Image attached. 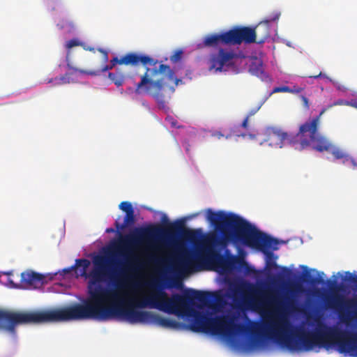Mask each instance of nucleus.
<instances>
[{
	"instance_id": "1",
	"label": "nucleus",
	"mask_w": 357,
	"mask_h": 357,
	"mask_svg": "<svg viewBox=\"0 0 357 357\" xmlns=\"http://www.w3.org/2000/svg\"><path fill=\"white\" fill-rule=\"evenodd\" d=\"M234 294H241L245 297L247 294L257 296V298L248 299L252 310L266 305L275 307L273 312L268 313L267 319L262 324L252 321L250 327L234 324V328L238 331H246L250 334L249 344L252 349L261 346L265 339H271L291 349L302 347L309 351L318 344L325 347L333 345L337 347L340 354H349L353 357H357V333L346 335L320 323L314 333H298L296 335V340L289 335L291 326L285 312L289 310L294 301L287 295L281 296L273 291L266 292L245 282L234 289Z\"/></svg>"
},
{
	"instance_id": "2",
	"label": "nucleus",
	"mask_w": 357,
	"mask_h": 357,
	"mask_svg": "<svg viewBox=\"0 0 357 357\" xmlns=\"http://www.w3.org/2000/svg\"><path fill=\"white\" fill-rule=\"evenodd\" d=\"M93 267L89 273V296L81 303L51 310L33 311L37 324L70 320L108 321L116 317H106L108 310H121L126 305L119 290L102 287L99 283L110 280L114 282L116 288L122 286L116 279V271L112 268V261L103 255H97L93 259Z\"/></svg>"
},
{
	"instance_id": "3",
	"label": "nucleus",
	"mask_w": 357,
	"mask_h": 357,
	"mask_svg": "<svg viewBox=\"0 0 357 357\" xmlns=\"http://www.w3.org/2000/svg\"><path fill=\"white\" fill-rule=\"evenodd\" d=\"M215 296L214 293L209 291L189 289L183 295L175 294L168 298L165 291L158 290L142 298H129L121 310H108L105 316L126 320L130 324L153 321L164 327L174 328L178 325L175 320L162 317L151 312L137 310L135 308H155L169 314H184L191 311L194 300L208 305Z\"/></svg>"
},
{
	"instance_id": "4",
	"label": "nucleus",
	"mask_w": 357,
	"mask_h": 357,
	"mask_svg": "<svg viewBox=\"0 0 357 357\" xmlns=\"http://www.w3.org/2000/svg\"><path fill=\"white\" fill-rule=\"evenodd\" d=\"M162 222H167L166 229L155 225L138 228L135 229V232L132 236H127L122 241L121 245L119 246V248L121 247L123 248L124 252H122V255L126 259L125 265L127 268H131L134 261L133 257L130 255L128 250V247L130 245L138 241H149L162 234L174 235L178 234H181L185 239L193 244L196 248L192 255H188L180 259L179 265L184 270L188 271L204 270L208 264L218 257L223 261V264H227V261L223 259V257L218 254L212 244L208 242L201 243V236L197 231L185 229L184 227V220H177L171 223L169 222L166 215H164Z\"/></svg>"
},
{
	"instance_id": "5",
	"label": "nucleus",
	"mask_w": 357,
	"mask_h": 357,
	"mask_svg": "<svg viewBox=\"0 0 357 357\" xmlns=\"http://www.w3.org/2000/svg\"><path fill=\"white\" fill-rule=\"evenodd\" d=\"M206 220L219 231L224 240L234 245H244L261 250L266 255V268H276L277 257L272 251L278 249L279 241L259 231L255 226L241 216L223 211H206Z\"/></svg>"
},
{
	"instance_id": "6",
	"label": "nucleus",
	"mask_w": 357,
	"mask_h": 357,
	"mask_svg": "<svg viewBox=\"0 0 357 357\" xmlns=\"http://www.w3.org/2000/svg\"><path fill=\"white\" fill-rule=\"evenodd\" d=\"M158 63L157 59L147 54L137 52H128L120 59L115 56L110 61L113 67L116 64L132 66L142 65L145 68V72L141 76L140 82L136 84L134 91L137 95L146 93L151 96L158 107L164 109L166 107V100L162 91L167 87L174 92V86L181 80L176 77L169 66L161 63L157 66Z\"/></svg>"
},
{
	"instance_id": "7",
	"label": "nucleus",
	"mask_w": 357,
	"mask_h": 357,
	"mask_svg": "<svg viewBox=\"0 0 357 357\" xmlns=\"http://www.w3.org/2000/svg\"><path fill=\"white\" fill-rule=\"evenodd\" d=\"M323 109L319 115L310 119L299 127L298 137H301L300 149H305L311 146L312 149L319 151H329L337 160H342L344 164L350 161L354 167H357L355 160L350 158L343 150L334 146L325 136L319 132L320 117L324 114Z\"/></svg>"
},
{
	"instance_id": "8",
	"label": "nucleus",
	"mask_w": 357,
	"mask_h": 357,
	"mask_svg": "<svg viewBox=\"0 0 357 357\" xmlns=\"http://www.w3.org/2000/svg\"><path fill=\"white\" fill-rule=\"evenodd\" d=\"M37 324L33 311H11L0 308V330L17 338L19 325Z\"/></svg>"
},
{
	"instance_id": "9",
	"label": "nucleus",
	"mask_w": 357,
	"mask_h": 357,
	"mask_svg": "<svg viewBox=\"0 0 357 357\" xmlns=\"http://www.w3.org/2000/svg\"><path fill=\"white\" fill-rule=\"evenodd\" d=\"M298 134L299 131L294 135L283 132L279 128L268 127L264 131L265 138L264 141L272 147L279 148L282 146L284 141H287L294 146L295 149L301 151L302 149H300L301 137H298Z\"/></svg>"
},
{
	"instance_id": "10",
	"label": "nucleus",
	"mask_w": 357,
	"mask_h": 357,
	"mask_svg": "<svg viewBox=\"0 0 357 357\" xmlns=\"http://www.w3.org/2000/svg\"><path fill=\"white\" fill-rule=\"evenodd\" d=\"M231 45H241L242 43L251 44L256 43V36L253 28L250 26H236L229 30Z\"/></svg>"
},
{
	"instance_id": "11",
	"label": "nucleus",
	"mask_w": 357,
	"mask_h": 357,
	"mask_svg": "<svg viewBox=\"0 0 357 357\" xmlns=\"http://www.w3.org/2000/svg\"><path fill=\"white\" fill-rule=\"evenodd\" d=\"M280 13H274L270 16L266 17L253 28L256 36V43L262 44L271 36L269 24L277 21L280 17Z\"/></svg>"
},
{
	"instance_id": "12",
	"label": "nucleus",
	"mask_w": 357,
	"mask_h": 357,
	"mask_svg": "<svg viewBox=\"0 0 357 357\" xmlns=\"http://www.w3.org/2000/svg\"><path fill=\"white\" fill-rule=\"evenodd\" d=\"M237 57V54L233 51H227L220 48L217 54H212L210 57V68L221 71L225 65H229L231 61Z\"/></svg>"
},
{
	"instance_id": "13",
	"label": "nucleus",
	"mask_w": 357,
	"mask_h": 357,
	"mask_svg": "<svg viewBox=\"0 0 357 357\" xmlns=\"http://www.w3.org/2000/svg\"><path fill=\"white\" fill-rule=\"evenodd\" d=\"M204 47H218L221 45H231L229 31L207 35L203 41Z\"/></svg>"
},
{
	"instance_id": "14",
	"label": "nucleus",
	"mask_w": 357,
	"mask_h": 357,
	"mask_svg": "<svg viewBox=\"0 0 357 357\" xmlns=\"http://www.w3.org/2000/svg\"><path fill=\"white\" fill-rule=\"evenodd\" d=\"M20 277V286L24 288H30L42 284L45 279L44 275L42 274L31 271L22 273Z\"/></svg>"
},
{
	"instance_id": "15",
	"label": "nucleus",
	"mask_w": 357,
	"mask_h": 357,
	"mask_svg": "<svg viewBox=\"0 0 357 357\" xmlns=\"http://www.w3.org/2000/svg\"><path fill=\"white\" fill-rule=\"evenodd\" d=\"M249 70L252 75H256L262 80H264L268 77L264 73L263 63L259 59H255L252 61Z\"/></svg>"
},
{
	"instance_id": "16",
	"label": "nucleus",
	"mask_w": 357,
	"mask_h": 357,
	"mask_svg": "<svg viewBox=\"0 0 357 357\" xmlns=\"http://www.w3.org/2000/svg\"><path fill=\"white\" fill-rule=\"evenodd\" d=\"M135 214H134V211H133L126 213V215L124 218V221H123V224H120L119 222L116 221L115 227H116L117 231L119 232L121 231H123L126 227L132 225L135 223Z\"/></svg>"
},
{
	"instance_id": "17",
	"label": "nucleus",
	"mask_w": 357,
	"mask_h": 357,
	"mask_svg": "<svg viewBox=\"0 0 357 357\" xmlns=\"http://www.w3.org/2000/svg\"><path fill=\"white\" fill-rule=\"evenodd\" d=\"M108 77L117 86H122L126 79L125 74L119 69L116 73H109Z\"/></svg>"
},
{
	"instance_id": "18",
	"label": "nucleus",
	"mask_w": 357,
	"mask_h": 357,
	"mask_svg": "<svg viewBox=\"0 0 357 357\" xmlns=\"http://www.w3.org/2000/svg\"><path fill=\"white\" fill-rule=\"evenodd\" d=\"M344 296L340 294H333L328 301V305L333 308H338L342 307L344 303Z\"/></svg>"
},
{
	"instance_id": "19",
	"label": "nucleus",
	"mask_w": 357,
	"mask_h": 357,
	"mask_svg": "<svg viewBox=\"0 0 357 357\" xmlns=\"http://www.w3.org/2000/svg\"><path fill=\"white\" fill-rule=\"evenodd\" d=\"M302 268L306 270V273L303 275V281L306 282H309L312 284H319L324 282V280L321 278L312 277L310 273L307 271V267L305 266H302Z\"/></svg>"
},
{
	"instance_id": "20",
	"label": "nucleus",
	"mask_w": 357,
	"mask_h": 357,
	"mask_svg": "<svg viewBox=\"0 0 357 357\" xmlns=\"http://www.w3.org/2000/svg\"><path fill=\"white\" fill-rule=\"evenodd\" d=\"M90 265L89 260L86 259H78L75 261V266H82V271L81 272V275L87 278L89 276V273H87L86 270Z\"/></svg>"
},
{
	"instance_id": "21",
	"label": "nucleus",
	"mask_w": 357,
	"mask_h": 357,
	"mask_svg": "<svg viewBox=\"0 0 357 357\" xmlns=\"http://www.w3.org/2000/svg\"><path fill=\"white\" fill-rule=\"evenodd\" d=\"M66 61H67V67H68V68L69 70H72L73 72H79L81 74L89 75H98V71L82 70V69H79V68H75V67L72 66V65L70 64V63L69 61V59H68V54L66 56Z\"/></svg>"
},
{
	"instance_id": "22",
	"label": "nucleus",
	"mask_w": 357,
	"mask_h": 357,
	"mask_svg": "<svg viewBox=\"0 0 357 357\" xmlns=\"http://www.w3.org/2000/svg\"><path fill=\"white\" fill-rule=\"evenodd\" d=\"M119 208L121 210H122L123 211H124L126 213L134 211L131 203L129 202H126V201L122 202L119 204Z\"/></svg>"
},
{
	"instance_id": "23",
	"label": "nucleus",
	"mask_w": 357,
	"mask_h": 357,
	"mask_svg": "<svg viewBox=\"0 0 357 357\" xmlns=\"http://www.w3.org/2000/svg\"><path fill=\"white\" fill-rule=\"evenodd\" d=\"M70 73H66L63 75H61L59 78H55V80L57 81L58 84H69L71 82L70 78Z\"/></svg>"
},
{
	"instance_id": "24",
	"label": "nucleus",
	"mask_w": 357,
	"mask_h": 357,
	"mask_svg": "<svg viewBox=\"0 0 357 357\" xmlns=\"http://www.w3.org/2000/svg\"><path fill=\"white\" fill-rule=\"evenodd\" d=\"M81 43L76 38L71 39L66 42V47L69 50L73 47L81 45Z\"/></svg>"
},
{
	"instance_id": "25",
	"label": "nucleus",
	"mask_w": 357,
	"mask_h": 357,
	"mask_svg": "<svg viewBox=\"0 0 357 357\" xmlns=\"http://www.w3.org/2000/svg\"><path fill=\"white\" fill-rule=\"evenodd\" d=\"M346 280L351 284H356L357 283V275L352 274L350 272L347 271V272H346Z\"/></svg>"
},
{
	"instance_id": "26",
	"label": "nucleus",
	"mask_w": 357,
	"mask_h": 357,
	"mask_svg": "<svg viewBox=\"0 0 357 357\" xmlns=\"http://www.w3.org/2000/svg\"><path fill=\"white\" fill-rule=\"evenodd\" d=\"M183 54V52L181 50H177L176 51L174 54H172L171 56H170V60L174 62V63H176L177 61H178L181 59V55Z\"/></svg>"
},
{
	"instance_id": "27",
	"label": "nucleus",
	"mask_w": 357,
	"mask_h": 357,
	"mask_svg": "<svg viewBox=\"0 0 357 357\" xmlns=\"http://www.w3.org/2000/svg\"><path fill=\"white\" fill-rule=\"evenodd\" d=\"M273 92H287L289 93V86H282L279 87H275L273 90Z\"/></svg>"
},
{
	"instance_id": "28",
	"label": "nucleus",
	"mask_w": 357,
	"mask_h": 357,
	"mask_svg": "<svg viewBox=\"0 0 357 357\" xmlns=\"http://www.w3.org/2000/svg\"><path fill=\"white\" fill-rule=\"evenodd\" d=\"M303 91V88L294 86L293 87H289V93H299Z\"/></svg>"
},
{
	"instance_id": "29",
	"label": "nucleus",
	"mask_w": 357,
	"mask_h": 357,
	"mask_svg": "<svg viewBox=\"0 0 357 357\" xmlns=\"http://www.w3.org/2000/svg\"><path fill=\"white\" fill-rule=\"evenodd\" d=\"M212 136L214 137H216L218 139H220V138H222L223 137H225L227 139V138L231 137V135H225L224 134H222L220 131H215V132H213L212 133Z\"/></svg>"
},
{
	"instance_id": "30",
	"label": "nucleus",
	"mask_w": 357,
	"mask_h": 357,
	"mask_svg": "<svg viewBox=\"0 0 357 357\" xmlns=\"http://www.w3.org/2000/svg\"><path fill=\"white\" fill-rule=\"evenodd\" d=\"M261 104H259L256 107L250 109L247 115L248 117H251L252 116L255 115L261 108Z\"/></svg>"
},
{
	"instance_id": "31",
	"label": "nucleus",
	"mask_w": 357,
	"mask_h": 357,
	"mask_svg": "<svg viewBox=\"0 0 357 357\" xmlns=\"http://www.w3.org/2000/svg\"><path fill=\"white\" fill-rule=\"evenodd\" d=\"M301 99L303 102V105L304 106V107L306 109H308L310 108V104H309V100H308V98L307 97H305V96H301Z\"/></svg>"
},
{
	"instance_id": "32",
	"label": "nucleus",
	"mask_w": 357,
	"mask_h": 357,
	"mask_svg": "<svg viewBox=\"0 0 357 357\" xmlns=\"http://www.w3.org/2000/svg\"><path fill=\"white\" fill-rule=\"evenodd\" d=\"M148 258L150 261L153 263H159L160 261V259L155 255H150Z\"/></svg>"
},
{
	"instance_id": "33",
	"label": "nucleus",
	"mask_w": 357,
	"mask_h": 357,
	"mask_svg": "<svg viewBox=\"0 0 357 357\" xmlns=\"http://www.w3.org/2000/svg\"><path fill=\"white\" fill-rule=\"evenodd\" d=\"M249 117L246 116L245 118V119L243 121L242 123H241V127L244 129H246L248 130V121H249Z\"/></svg>"
},
{
	"instance_id": "34",
	"label": "nucleus",
	"mask_w": 357,
	"mask_h": 357,
	"mask_svg": "<svg viewBox=\"0 0 357 357\" xmlns=\"http://www.w3.org/2000/svg\"><path fill=\"white\" fill-rule=\"evenodd\" d=\"M347 105H351L355 108H357V98L351 100V102H348Z\"/></svg>"
},
{
	"instance_id": "35",
	"label": "nucleus",
	"mask_w": 357,
	"mask_h": 357,
	"mask_svg": "<svg viewBox=\"0 0 357 357\" xmlns=\"http://www.w3.org/2000/svg\"><path fill=\"white\" fill-rule=\"evenodd\" d=\"M114 67L112 66V65L109 63V65H105L102 68V72H105V71H107L109 70H112Z\"/></svg>"
},
{
	"instance_id": "36",
	"label": "nucleus",
	"mask_w": 357,
	"mask_h": 357,
	"mask_svg": "<svg viewBox=\"0 0 357 357\" xmlns=\"http://www.w3.org/2000/svg\"><path fill=\"white\" fill-rule=\"evenodd\" d=\"M310 77H313V78H318V77H326L325 75H323L321 72L317 75H310L309 76Z\"/></svg>"
},
{
	"instance_id": "37",
	"label": "nucleus",
	"mask_w": 357,
	"mask_h": 357,
	"mask_svg": "<svg viewBox=\"0 0 357 357\" xmlns=\"http://www.w3.org/2000/svg\"><path fill=\"white\" fill-rule=\"evenodd\" d=\"M168 121H169V123H171L172 127L176 126V121L174 119H171L170 120H168Z\"/></svg>"
},
{
	"instance_id": "38",
	"label": "nucleus",
	"mask_w": 357,
	"mask_h": 357,
	"mask_svg": "<svg viewBox=\"0 0 357 357\" xmlns=\"http://www.w3.org/2000/svg\"><path fill=\"white\" fill-rule=\"evenodd\" d=\"M75 266H73L71 268H65L63 270L64 273H68L71 272L72 268H73Z\"/></svg>"
},
{
	"instance_id": "39",
	"label": "nucleus",
	"mask_w": 357,
	"mask_h": 357,
	"mask_svg": "<svg viewBox=\"0 0 357 357\" xmlns=\"http://www.w3.org/2000/svg\"><path fill=\"white\" fill-rule=\"evenodd\" d=\"M104 53V60L107 61L108 60L107 53L105 51H102Z\"/></svg>"
},
{
	"instance_id": "40",
	"label": "nucleus",
	"mask_w": 357,
	"mask_h": 357,
	"mask_svg": "<svg viewBox=\"0 0 357 357\" xmlns=\"http://www.w3.org/2000/svg\"><path fill=\"white\" fill-rule=\"evenodd\" d=\"M236 257L235 256H230L229 257V260H231V262H234V261H236Z\"/></svg>"
},
{
	"instance_id": "41",
	"label": "nucleus",
	"mask_w": 357,
	"mask_h": 357,
	"mask_svg": "<svg viewBox=\"0 0 357 357\" xmlns=\"http://www.w3.org/2000/svg\"><path fill=\"white\" fill-rule=\"evenodd\" d=\"M106 231H107V233H109V232H113V231H114V229H112V228H110V229H107Z\"/></svg>"
},
{
	"instance_id": "42",
	"label": "nucleus",
	"mask_w": 357,
	"mask_h": 357,
	"mask_svg": "<svg viewBox=\"0 0 357 357\" xmlns=\"http://www.w3.org/2000/svg\"><path fill=\"white\" fill-rule=\"evenodd\" d=\"M250 137L252 138V139H254L255 137V135H252V134H250L249 135Z\"/></svg>"
},
{
	"instance_id": "43",
	"label": "nucleus",
	"mask_w": 357,
	"mask_h": 357,
	"mask_svg": "<svg viewBox=\"0 0 357 357\" xmlns=\"http://www.w3.org/2000/svg\"><path fill=\"white\" fill-rule=\"evenodd\" d=\"M330 282L331 283V285L335 284V281H333V282L330 281Z\"/></svg>"
},
{
	"instance_id": "44",
	"label": "nucleus",
	"mask_w": 357,
	"mask_h": 357,
	"mask_svg": "<svg viewBox=\"0 0 357 357\" xmlns=\"http://www.w3.org/2000/svg\"><path fill=\"white\" fill-rule=\"evenodd\" d=\"M238 136H242V137H245V134H242V135H238Z\"/></svg>"
},
{
	"instance_id": "45",
	"label": "nucleus",
	"mask_w": 357,
	"mask_h": 357,
	"mask_svg": "<svg viewBox=\"0 0 357 357\" xmlns=\"http://www.w3.org/2000/svg\"><path fill=\"white\" fill-rule=\"evenodd\" d=\"M355 317H356V319L357 321V311L355 312Z\"/></svg>"
}]
</instances>
